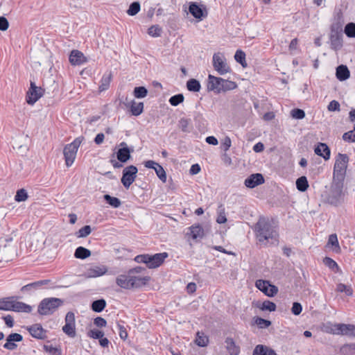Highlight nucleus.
<instances>
[{"label": "nucleus", "instance_id": "nucleus-1", "mask_svg": "<svg viewBox=\"0 0 355 355\" xmlns=\"http://www.w3.org/2000/svg\"><path fill=\"white\" fill-rule=\"evenodd\" d=\"M253 230L260 243L266 245L270 240L271 243L278 241V233L272 224V220L268 217L260 216L254 225Z\"/></svg>", "mask_w": 355, "mask_h": 355}, {"label": "nucleus", "instance_id": "nucleus-2", "mask_svg": "<svg viewBox=\"0 0 355 355\" xmlns=\"http://www.w3.org/2000/svg\"><path fill=\"white\" fill-rule=\"evenodd\" d=\"M207 90L213 91L216 94L225 92L236 88L235 82L225 80L220 77H216L209 74L207 79Z\"/></svg>", "mask_w": 355, "mask_h": 355}, {"label": "nucleus", "instance_id": "nucleus-3", "mask_svg": "<svg viewBox=\"0 0 355 355\" xmlns=\"http://www.w3.org/2000/svg\"><path fill=\"white\" fill-rule=\"evenodd\" d=\"M345 180L333 178L330 189L326 198L327 202L334 206H338L343 202Z\"/></svg>", "mask_w": 355, "mask_h": 355}, {"label": "nucleus", "instance_id": "nucleus-4", "mask_svg": "<svg viewBox=\"0 0 355 355\" xmlns=\"http://www.w3.org/2000/svg\"><path fill=\"white\" fill-rule=\"evenodd\" d=\"M17 296L0 299V310L12 311L15 312L31 313L32 307L22 302H18Z\"/></svg>", "mask_w": 355, "mask_h": 355}, {"label": "nucleus", "instance_id": "nucleus-5", "mask_svg": "<svg viewBox=\"0 0 355 355\" xmlns=\"http://www.w3.org/2000/svg\"><path fill=\"white\" fill-rule=\"evenodd\" d=\"M64 304V300L58 297H46L39 303L37 313L40 315H53Z\"/></svg>", "mask_w": 355, "mask_h": 355}, {"label": "nucleus", "instance_id": "nucleus-6", "mask_svg": "<svg viewBox=\"0 0 355 355\" xmlns=\"http://www.w3.org/2000/svg\"><path fill=\"white\" fill-rule=\"evenodd\" d=\"M168 257L167 252L156 253L153 255L143 254L136 256L134 260L137 263H145L148 268L152 269L159 267Z\"/></svg>", "mask_w": 355, "mask_h": 355}, {"label": "nucleus", "instance_id": "nucleus-7", "mask_svg": "<svg viewBox=\"0 0 355 355\" xmlns=\"http://www.w3.org/2000/svg\"><path fill=\"white\" fill-rule=\"evenodd\" d=\"M83 137L76 138L71 144H67L63 150L65 164L67 167L71 166L76 157L78 149L83 141Z\"/></svg>", "mask_w": 355, "mask_h": 355}, {"label": "nucleus", "instance_id": "nucleus-8", "mask_svg": "<svg viewBox=\"0 0 355 355\" xmlns=\"http://www.w3.org/2000/svg\"><path fill=\"white\" fill-rule=\"evenodd\" d=\"M349 157L347 154L338 153L334 167L333 178L345 180Z\"/></svg>", "mask_w": 355, "mask_h": 355}, {"label": "nucleus", "instance_id": "nucleus-9", "mask_svg": "<svg viewBox=\"0 0 355 355\" xmlns=\"http://www.w3.org/2000/svg\"><path fill=\"white\" fill-rule=\"evenodd\" d=\"M212 62L214 69L220 75H224L231 71V69L227 64L223 54L220 52L215 53L213 55Z\"/></svg>", "mask_w": 355, "mask_h": 355}, {"label": "nucleus", "instance_id": "nucleus-10", "mask_svg": "<svg viewBox=\"0 0 355 355\" xmlns=\"http://www.w3.org/2000/svg\"><path fill=\"white\" fill-rule=\"evenodd\" d=\"M44 94V89L37 87L34 81L30 82V87L26 92V101L28 105H33Z\"/></svg>", "mask_w": 355, "mask_h": 355}, {"label": "nucleus", "instance_id": "nucleus-11", "mask_svg": "<svg viewBox=\"0 0 355 355\" xmlns=\"http://www.w3.org/2000/svg\"><path fill=\"white\" fill-rule=\"evenodd\" d=\"M65 324L62 327V331L70 338L76 336L75 314L72 311L67 313L64 318Z\"/></svg>", "mask_w": 355, "mask_h": 355}, {"label": "nucleus", "instance_id": "nucleus-12", "mask_svg": "<svg viewBox=\"0 0 355 355\" xmlns=\"http://www.w3.org/2000/svg\"><path fill=\"white\" fill-rule=\"evenodd\" d=\"M138 172L137 168L134 165H130L123 170L121 183L125 188L128 189L134 182Z\"/></svg>", "mask_w": 355, "mask_h": 355}, {"label": "nucleus", "instance_id": "nucleus-13", "mask_svg": "<svg viewBox=\"0 0 355 355\" xmlns=\"http://www.w3.org/2000/svg\"><path fill=\"white\" fill-rule=\"evenodd\" d=\"M189 12L192 16L198 19L202 20L207 16V11L205 6L199 5L196 2H191L189 6Z\"/></svg>", "mask_w": 355, "mask_h": 355}, {"label": "nucleus", "instance_id": "nucleus-14", "mask_svg": "<svg viewBox=\"0 0 355 355\" xmlns=\"http://www.w3.org/2000/svg\"><path fill=\"white\" fill-rule=\"evenodd\" d=\"M329 40L331 48L337 51L343 47V31H336L331 29Z\"/></svg>", "mask_w": 355, "mask_h": 355}, {"label": "nucleus", "instance_id": "nucleus-15", "mask_svg": "<svg viewBox=\"0 0 355 355\" xmlns=\"http://www.w3.org/2000/svg\"><path fill=\"white\" fill-rule=\"evenodd\" d=\"M265 182L264 178L261 173H254L248 177L244 182L246 187L253 189Z\"/></svg>", "mask_w": 355, "mask_h": 355}, {"label": "nucleus", "instance_id": "nucleus-16", "mask_svg": "<svg viewBox=\"0 0 355 355\" xmlns=\"http://www.w3.org/2000/svg\"><path fill=\"white\" fill-rule=\"evenodd\" d=\"M30 334L35 338L43 340L46 338V331L40 324H35L27 328Z\"/></svg>", "mask_w": 355, "mask_h": 355}, {"label": "nucleus", "instance_id": "nucleus-17", "mask_svg": "<svg viewBox=\"0 0 355 355\" xmlns=\"http://www.w3.org/2000/svg\"><path fill=\"white\" fill-rule=\"evenodd\" d=\"M49 279H43L28 284L21 288V292H31L42 288L44 286L49 284Z\"/></svg>", "mask_w": 355, "mask_h": 355}, {"label": "nucleus", "instance_id": "nucleus-18", "mask_svg": "<svg viewBox=\"0 0 355 355\" xmlns=\"http://www.w3.org/2000/svg\"><path fill=\"white\" fill-rule=\"evenodd\" d=\"M225 348L230 355H239L240 354V347L236 344L232 338L227 337L225 340Z\"/></svg>", "mask_w": 355, "mask_h": 355}, {"label": "nucleus", "instance_id": "nucleus-19", "mask_svg": "<svg viewBox=\"0 0 355 355\" xmlns=\"http://www.w3.org/2000/svg\"><path fill=\"white\" fill-rule=\"evenodd\" d=\"M83 53L78 50H73L69 55V62L72 65H80L86 62Z\"/></svg>", "mask_w": 355, "mask_h": 355}, {"label": "nucleus", "instance_id": "nucleus-20", "mask_svg": "<svg viewBox=\"0 0 355 355\" xmlns=\"http://www.w3.org/2000/svg\"><path fill=\"white\" fill-rule=\"evenodd\" d=\"M314 151L316 155L323 157L324 160H328L330 158V148L325 143H318Z\"/></svg>", "mask_w": 355, "mask_h": 355}, {"label": "nucleus", "instance_id": "nucleus-21", "mask_svg": "<svg viewBox=\"0 0 355 355\" xmlns=\"http://www.w3.org/2000/svg\"><path fill=\"white\" fill-rule=\"evenodd\" d=\"M133 148H119L116 152V158L121 162L125 163L128 161L131 157V153L133 152Z\"/></svg>", "mask_w": 355, "mask_h": 355}, {"label": "nucleus", "instance_id": "nucleus-22", "mask_svg": "<svg viewBox=\"0 0 355 355\" xmlns=\"http://www.w3.org/2000/svg\"><path fill=\"white\" fill-rule=\"evenodd\" d=\"M107 269L105 266H94L89 268L86 272V276L89 278L100 277L105 274Z\"/></svg>", "mask_w": 355, "mask_h": 355}, {"label": "nucleus", "instance_id": "nucleus-23", "mask_svg": "<svg viewBox=\"0 0 355 355\" xmlns=\"http://www.w3.org/2000/svg\"><path fill=\"white\" fill-rule=\"evenodd\" d=\"M130 273L128 272L125 275H121L116 277V283L121 288L125 289H130L132 288L131 281H130Z\"/></svg>", "mask_w": 355, "mask_h": 355}, {"label": "nucleus", "instance_id": "nucleus-24", "mask_svg": "<svg viewBox=\"0 0 355 355\" xmlns=\"http://www.w3.org/2000/svg\"><path fill=\"white\" fill-rule=\"evenodd\" d=\"M345 23L343 14L341 10L336 12L334 16V21L331 25V29H334L336 31H343V26Z\"/></svg>", "mask_w": 355, "mask_h": 355}, {"label": "nucleus", "instance_id": "nucleus-25", "mask_svg": "<svg viewBox=\"0 0 355 355\" xmlns=\"http://www.w3.org/2000/svg\"><path fill=\"white\" fill-rule=\"evenodd\" d=\"M339 335L355 337V325L352 324L338 323Z\"/></svg>", "mask_w": 355, "mask_h": 355}, {"label": "nucleus", "instance_id": "nucleus-26", "mask_svg": "<svg viewBox=\"0 0 355 355\" xmlns=\"http://www.w3.org/2000/svg\"><path fill=\"white\" fill-rule=\"evenodd\" d=\"M129 277H130L132 288H140L146 285L150 279L149 276L141 277L133 275H131Z\"/></svg>", "mask_w": 355, "mask_h": 355}, {"label": "nucleus", "instance_id": "nucleus-27", "mask_svg": "<svg viewBox=\"0 0 355 355\" xmlns=\"http://www.w3.org/2000/svg\"><path fill=\"white\" fill-rule=\"evenodd\" d=\"M336 76L340 81H344L350 76V72L346 65L340 64L336 68Z\"/></svg>", "mask_w": 355, "mask_h": 355}, {"label": "nucleus", "instance_id": "nucleus-28", "mask_svg": "<svg viewBox=\"0 0 355 355\" xmlns=\"http://www.w3.org/2000/svg\"><path fill=\"white\" fill-rule=\"evenodd\" d=\"M125 105H130V112L132 115L137 116L140 115L144 111V103L142 102L136 103L135 101H131L130 103H126Z\"/></svg>", "mask_w": 355, "mask_h": 355}, {"label": "nucleus", "instance_id": "nucleus-29", "mask_svg": "<svg viewBox=\"0 0 355 355\" xmlns=\"http://www.w3.org/2000/svg\"><path fill=\"white\" fill-rule=\"evenodd\" d=\"M190 234L193 239H202L204 236V230L200 225H193L189 227Z\"/></svg>", "mask_w": 355, "mask_h": 355}, {"label": "nucleus", "instance_id": "nucleus-30", "mask_svg": "<svg viewBox=\"0 0 355 355\" xmlns=\"http://www.w3.org/2000/svg\"><path fill=\"white\" fill-rule=\"evenodd\" d=\"M296 188L299 191L304 192L309 188V182L306 176H301L296 180Z\"/></svg>", "mask_w": 355, "mask_h": 355}, {"label": "nucleus", "instance_id": "nucleus-31", "mask_svg": "<svg viewBox=\"0 0 355 355\" xmlns=\"http://www.w3.org/2000/svg\"><path fill=\"white\" fill-rule=\"evenodd\" d=\"M195 343L199 347H206L209 343V338L203 332L198 331L196 333Z\"/></svg>", "mask_w": 355, "mask_h": 355}, {"label": "nucleus", "instance_id": "nucleus-32", "mask_svg": "<svg viewBox=\"0 0 355 355\" xmlns=\"http://www.w3.org/2000/svg\"><path fill=\"white\" fill-rule=\"evenodd\" d=\"M91 255V251L84 247H78L74 252V257L77 259H85Z\"/></svg>", "mask_w": 355, "mask_h": 355}, {"label": "nucleus", "instance_id": "nucleus-33", "mask_svg": "<svg viewBox=\"0 0 355 355\" xmlns=\"http://www.w3.org/2000/svg\"><path fill=\"white\" fill-rule=\"evenodd\" d=\"M106 306V302L104 299L94 300L91 305L93 311L101 313Z\"/></svg>", "mask_w": 355, "mask_h": 355}, {"label": "nucleus", "instance_id": "nucleus-34", "mask_svg": "<svg viewBox=\"0 0 355 355\" xmlns=\"http://www.w3.org/2000/svg\"><path fill=\"white\" fill-rule=\"evenodd\" d=\"M187 88L189 92H198L201 89V85L199 80L191 78L187 82Z\"/></svg>", "mask_w": 355, "mask_h": 355}, {"label": "nucleus", "instance_id": "nucleus-35", "mask_svg": "<svg viewBox=\"0 0 355 355\" xmlns=\"http://www.w3.org/2000/svg\"><path fill=\"white\" fill-rule=\"evenodd\" d=\"M178 128L183 132H190L191 127V119L186 118H181L178 121Z\"/></svg>", "mask_w": 355, "mask_h": 355}, {"label": "nucleus", "instance_id": "nucleus-36", "mask_svg": "<svg viewBox=\"0 0 355 355\" xmlns=\"http://www.w3.org/2000/svg\"><path fill=\"white\" fill-rule=\"evenodd\" d=\"M112 79V73H109L108 74H104L101 80V85H99L100 92L105 91L108 89L110 81Z\"/></svg>", "mask_w": 355, "mask_h": 355}, {"label": "nucleus", "instance_id": "nucleus-37", "mask_svg": "<svg viewBox=\"0 0 355 355\" xmlns=\"http://www.w3.org/2000/svg\"><path fill=\"white\" fill-rule=\"evenodd\" d=\"M103 198L108 205L114 208H118L121 205V200L116 197H113L109 194H105L104 195Z\"/></svg>", "mask_w": 355, "mask_h": 355}, {"label": "nucleus", "instance_id": "nucleus-38", "mask_svg": "<svg viewBox=\"0 0 355 355\" xmlns=\"http://www.w3.org/2000/svg\"><path fill=\"white\" fill-rule=\"evenodd\" d=\"M234 59L243 68H246L248 67V64L245 60V53L242 50L239 49L236 51L234 55Z\"/></svg>", "mask_w": 355, "mask_h": 355}, {"label": "nucleus", "instance_id": "nucleus-39", "mask_svg": "<svg viewBox=\"0 0 355 355\" xmlns=\"http://www.w3.org/2000/svg\"><path fill=\"white\" fill-rule=\"evenodd\" d=\"M148 94V89L144 86L135 87L133 90V95L137 98H143Z\"/></svg>", "mask_w": 355, "mask_h": 355}, {"label": "nucleus", "instance_id": "nucleus-40", "mask_svg": "<svg viewBox=\"0 0 355 355\" xmlns=\"http://www.w3.org/2000/svg\"><path fill=\"white\" fill-rule=\"evenodd\" d=\"M323 263L325 266L329 267L334 272L339 271L340 268H339L338 265L331 258L328 257H324L323 259Z\"/></svg>", "mask_w": 355, "mask_h": 355}, {"label": "nucleus", "instance_id": "nucleus-41", "mask_svg": "<svg viewBox=\"0 0 355 355\" xmlns=\"http://www.w3.org/2000/svg\"><path fill=\"white\" fill-rule=\"evenodd\" d=\"M255 286L266 295L270 286V282L268 280L258 279L256 281Z\"/></svg>", "mask_w": 355, "mask_h": 355}, {"label": "nucleus", "instance_id": "nucleus-42", "mask_svg": "<svg viewBox=\"0 0 355 355\" xmlns=\"http://www.w3.org/2000/svg\"><path fill=\"white\" fill-rule=\"evenodd\" d=\"M325 331L326 332L329 334L339 335V329L338 327V323L332 324L331 322H327L324 325Z\"/></svg>", "mask_w": 355, "mask_h": 355}, {"label": "nucleus", "instance_id": "nucleus-43", "mask_svg": "<svg viewBox=\"0 0 355 355\" xmlns=\"http://www.w3.org/2000/svg\"><path fill=\"white\" fill-rule=\"evenodd\" d=\"M28 198V193L26 189H18L16 192V195L15 196V200L17 202H24Z\"/></svg>", "mask_w": 355, "mask_h": 355}, {"label": "nucleus", "instance_id": "nucleus-44", "mask_svg": "<svg viewBox=\"0 0 355 355\" xmlns=\"http://www.w3.org/2000/svg\"><path fill=\"white\" fill-rule=\"evenodd\" d=\"M140 3L139 1H134L132 3H130L128 10L127 13L130 16H134L137 15L139 10H140Z\"/></svg>", "mask_w": 355, "mask_h": 355}, {"label": "nucleus", "instance_id": "nucleus-45", "mask_svg": "<svg viewBox=\"0 0 355 355\" xmlns=\"http://www.w3.org/2000/svg\"><path fill=\"white\" fill-rule=\"evenodd\" d=\"M184 97L182 94H178L172 96L168 102L172 106H178L179 104L184 101Z\"/></svg>", "mask_w": 355, "mask_h": 355}, {"label": "nucleus", "instance_id": "nucleus-46", "mask_svg": "<svg viewBox=\"0 0 355 355\" xmlns=\"http://www.w3.org/2000/svg\"><path fill=\"white\" fill-rule=\"evenodd\" d=\"M227 221V218L225 213V208L222 205L218 207V216L216 222L219 224L225 223Z\"/></svg>", "mask_w": 355, "mask_h": 355}, {"label": "nucleus", "instance_id": "nucleus-47", "mask_svg": "<svg viewBox=\"0 0 355 355\" xmlns=\"http://www.w3.org/2000/svg\"><path fill=\"white\" fill-rule=\"evenodd\" d=\"M340 352L343 354H355V343L345 344L341 347Z\"/></svg>", "mask_w": 355, "mask_h": 355}, {"label": "nucleus", "instance_id": "nucleus-48", "mask_svg": "<svg viewBox=\"0 0 355 355\" xmlns=\"http://www.w3.org/2000/svg\"><path fill=\"white\" fill-rule=\"evenodd\" d=\"M276 304L274 302L269 300H265L262 303L261 306L260 307V309L262 311H269L270 312L275 311L276 310Z\"/></svg>", "mask_w": 355, "mask_h": 355}, {"label": "nucleus", "instance_id": "nucleus-49", "mask_svg": "<svg viewBox=\"0 0 355 355\" xmlns=\"http://www.w3.org/2000/svg\"><path fill=\"white\" fill-rule=\"evenodd\" d=\"M345 33L348 37H355V24L349 22L346 24Z\"/></svg>", "mask_w": 355, "mask_h": 355}, {"label": "nucleus", "instance_id": "nucleus-50", "mask_svg": "<svg viewBox=\"0 0 355 355\" xmlns=\"http://www.w3.org/2000/svg\"><path fill=\"white\" fill-rule=\"evenodd\" d=\"M336 291L340 293L345 292L347 296H352L353 295V290L350 286H347L344 284H338L337 285Z\"/></svg>", "mask_w": 355, "mask_h": 355}, {"label": "nucleus", "instance_id": "nucleus-51", "mask_svg": "<svg viewBox=\"0 0 355 355\" xmlns=\"http://www.w3.org/2000/svg\"><path fill=\"white\" fill-rule=\"evenodd\" d=\"M155 171L156 173V175H157V177L159 178V180L161 181H162L163 182H166V173L164 168L161 165L158 164L155 168Z\"/></svg>", "mask_w": 355, "mask_h": 355}, {"label": "nucleus", "instance_id": "nucleus-52", "mask_svg": "<svg viewBox=\"0 0 355 355\" xmlns=\"http://www.w3.org/2000/svg\"><path fill=\"white\" fill-rule=\"evenodd\" d=\"M92 232V228L90 225H85L82 228H80L78 232L76 233V235L78 238H84L87 236Z\"/></svg>", "mask_w": 355, "mask_h": 355}, {"label": "nucleus", "instance_id": "nucleus-53", "mask_svg": "<svg viewBox=\"0 0 355 355\" xmlns=\"http://www.w3.org/2000/svg\"><path fill=\"white\" fill-rule=\"evenodd\" d=\"M254 322L260 327V328H267L271 325V322L270 320L263 319L260 317H256L254 318Z\"/></svg>", "mask_w": 355, "mask_h": 355}, {"label": "nucleus", "instance_id": "nucleus-54", "mask_svg": "<svg viewBox=\"0 0 355 355\" xmlns=\"http://www.w3.org/2000/svg\"><path fill=\"white\" fill-rule=\"evenodd\" d=\"M44 349L46 352L49 353L51 355H62L61 349L60 348L55 347L51 345H44Z\"/></svg>", "mask_w": 355, "mask_h": 355}, {"label": "nucleus", "instance_id": "nucleus-55", "mask_svg": "<svg viewBox=\"0 0 355 355\" xmlns=\"http://www.w3.org/2000/svg\"><path fill=\"white\" fill-rule=\"evenodd\" d=\"M162 28L159 25L151 26L148 31V33L153 37H159L161 35Z\"/></svg>", "mask_w": 355, "mask_h": 355}, {"label": "nucleus", "instance_id": "nucleus-56", "mask_svg": "<svg viewBox=\"0 0 355 355\" xmlns=\"http://www.w3.org/2000/svg\"><path fill=\"white\" fill-rule=\"evenodd\" d=\"M104 336L103 331L94 329H91L87 332V336L94 339H100Z\"/></svg>", "mask_w": 355, "mask_h": 355}, {"label": "nucleus", "instance_id": "nucleus-57", "mask_svg": "<svg viewBox=\"0 0 355 355\" xmlns=\"http://www.w3.org/2000/svg\"><path fill=\"white\" fill-rule=\"evenodd\" d=\"M291 114L292 117L296 119H302L305 117V112L299 108L292 110Z\"/></svg>", "mask_w": 355, "mask_h": 355}, {"label": "nucleus", "instance_id": "nucleus-58", "mask_svg": "<svg viewBox=\"0 0 355 355\" xmlns=\"http://www.w3.org/2000/svg\"><path fill=\"white\" fill-rule=\"evenodd\" d=\"M267 346L263 345H257L254 350L252 355H266Z\"/></svg>", "mask_w": 355, "mask_h": 355}, {"label": "nucleus", "instance_id": "nucleus-59", "mask_svg": "<svg viewBox=\"0 0 355 355\" xmlns=\"http://www.w3.org/2000/svg\"><path fill=\"white\" fill-rule=\"evenodd\" d=\"M302 311V306L300 302H295L293 303L291 312L295 315H298Z\"/></svg>", "mask_w": 355, "mask_h": 355}, {"label": "nucleus", "instance_id": "nucleus-60", "mask_svg": "<svg viewBox=\"0 0 355 355\" xmlns=\"http://www.w3.org/2000/svg\"><path fill=\"white\" fill-rule=\"evenodd\" d=\"M328 244H330L332 246H335L336 248H338V250H340L338 237L336 234H332L329 235V239H328Z\"/></svg>", "mask_w": 355, "mask_h": 355}, {"label": "nucleus", "instance_id": "nucleus-61", "mask_svg": "<svg viewBox=\"0 0 355 355\" xmlns=\"http://www.w3.org/2000/svg\"><path fill=\"white\" fill-rule=\"evenodd\" d=\"M343 139L347 142H355V135L353 131H348L343 134Z\"/></svg>", "mask_w": 355, "mask_h": 355}, {"label": "nucleus", "instance_id": "nucleus-62", "mask_svg": "<svg viewBox=\"0 0 355 355\" xmlns=\"http://www.w3.org/2000/svg\"><path fill=\"white\" fill-rule=\"evenodd\" d=\"M340 103L336 100L331 101L327 107L328 110L331 112L340 111Z\"/></svg>", "mask_w": 355, "mask_h": 355}, {"label": "nucleus", "instance_id": "nucleus-63", "mask_svg": "<svg viewBox=\"0 0 355 355\" xmlns=\"http://www.w3.org/2000/svg\"><path fill=\"white\" fill-rule=\"evenodd\" d=\"M6 338L10 340V341L15 343L21 342L23 340V336L18 333H12L10 335H8Z\"/></svg>", "mask_w": 355, "mask_h": 355}, {"label": "nucleus", "instance_id": "nucleus-64", "mask_svg": "<svg viewBox=\"0 0 355 355\" xmlns=\"http://www.w3.org/2000/svg\"><path fill=\"white\" fill-rule=\"evenodd\" d=\"M277 293L278 288L270 283V286L268 288V292L266 293V295L272 297H274Z\"/></svg>", "mask_w": 355, "mask_h": 355}]
</instances>
